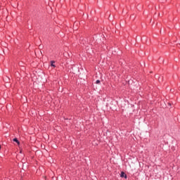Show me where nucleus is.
<instances>
[{
    "mask_svg": "<svg viewBox=\"0 0 180 180\" xmlns=\"http://www.w3.org/2000/svg\"><path fill=\"white\" fill-rule=\"evenodd\" d=\"M13 141H15V143H17V144L20 145V142H19V140H18L16 138L13 139Z\"/></svg>",
    "mask_w": 180,
    "mask_h": 180,
    "instance_id": "3",
    "label": "nucleus"
},
{
    "mask_svg": "<svg viewBox=\"0 0 180 180\" xmlns=\"http://www.w3.org/2000/svg\"><path fill=\"white\" fill-rule=\"evenodd\" d=\"M96 84H101V80H99V79L96 80Z\"/></svg>",
    "mask_w": 180,
    "mask_h": 180,
    "instance_id": "4",
    "label": "nucleus"
},
{
    "mask_svg": "<svg viewBox=\"0 0 180 180\" xmlns=\"http://www.w3.org/2000/svg\"><path fill=\"white\" fill-rule=\"evenodd\" d=\"M56 61L55 60H51V67H53V68H56Z\"/></svg>",
    "mask_w": 180,
    "mask_h": 180,
    "instance_id": "2",
    "label": "nucleus"
},
{
    "mask_svg": "<svg viewBox=\"0 0 180 180\" xmlns=\"http://www.w3.org/2000/svg\"><path fill=\"white\" fill-rule=\"evenodd\" d=\"M120 176L121 178H124L125 179H127V175H126V173H124V172H121Z\"/></svg>",
    "mask_w": 180,
    "mask_h": 180,
    "instance_id": "1",
    "label": "nucleus"
},
{
    "mask_svg": "<svg viewBox=\"0 0 180 180\" xmlns=\"http://www.w3.org/2000/svg\"><path fill=\"white\" fill-rule=\"evenodd\" d=\"M1 146H0V150H1Z\"/></svg>",
    "mask_w": 180,
    "mask_h": 180,
    "instance_id": "5",
    "label": "nucleus"
}]
</instances>
